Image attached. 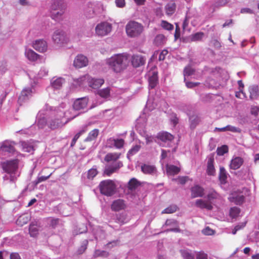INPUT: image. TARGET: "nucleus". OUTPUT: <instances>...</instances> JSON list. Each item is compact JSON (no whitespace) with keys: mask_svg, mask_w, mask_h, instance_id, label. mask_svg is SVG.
Listing matches in <instances>:
<instances>
[{"mask_svg":"<svg viewBox=\"0 0 259 259\" xmlns=\"http://www.w3.org/2000/svg\"><path fill=\"white\" fill-rule=\"evenodd\" d=\"M65 106L66 104L62 103L59 107L55 108L52 113L54 117H52L48 121V125L50 128L54 130L60 127L76 117V115L72 117L69 116L70 111H65L64 110Z\"/></svg>","mask_w":259,"mask_h":259,"instance_id":"nucleus-1","label":"nucleus"},{"mask_svg":"<svg viewBox=\"0 0 259 259\" xmlns=\"http://www.w3.org/2000/svg\"><path fill=\"white\" fill-rule=\"evenodd\" d=\"M129 60L127 53L116 54L107 59L106 64L114 72L120 73L126 68Z\"/></svg>","mask_w":259,"mask_h":259,"instance_id":"nucleus-2","label":"nucleus"},{"mask_svg":"<svg viewBox=\"0 0 259 259\" xmlns=\"http://www.w3.org/2000/svg\"><path fill=\"white\" fill-rule=\"evenodd\" d=\"M3 169L7 174L4 177V180H10L14 182L19 176L18 171V160L13 159L7 160L2 163Z\"/></svg>","mask_w":259,"mask_h":259,"instance_id":"nucleus-3","label":"nucleus"},{"mask_svg":"<svg viewBox=\"0 0 259 259\" xmlns=\"http://www.w3.org/2000/svg\"><path fill=\"white\" fill-rule=\"evenodd\" d=\"M116 187L115 182L111 180L102 181L99 185L101 193L107 196L113 195L116 192Z\"/></svg>","mask_w":259,"mask_h":259,"instance_id":"nucleus-4","label":"nucleus"},{"mask_svg":"<svg viewBox=\"0 0 259 259\" xmlns=\"http://www.w3.org/2000/svg\"><path fill=\"white\" fill-rule=\"evenodd\" d=\"M76 81L79 86L83 84V82L87 81L88 85L94 89H99L104 83V80L103 78H93L89 75L81 76L77 78Z\"/></svg>","mask_w":259,"mask_h":259,"instance_id":"nucleus-5","label":"nucleus"},{"mask_svg":"<svg viewBox=\"0 0 259 259\" xmlns=\"http://www.w3.org/2000/svg\"><path fill=\"white\" fill-rule=\"evenodd\" d=\"M143 25L135 21H130L125 27L126 32L128 36L135 37L140 35L143 31Z\"/></svg>","mask_w":259,"mask_h":259,"instance_id":"nucleus-6","label":"nucleus"},{"mask_svg":"<svg viewBox=\"0 0 259 259\" xmlns=\"http://www.w3.org/2000/svg\"><path fill=\"white\" fill-rule=\"evenodd\" d=\"M182 256L184 259H207V255L203 251L196 252L188 249H184L180 250Z\"/></svg>","mask_w":259,"mask_h":259,"instance_id":"nucleus-7","label":"nucleus"},{"mask_svg":"<svg viewBox=\"0 0 259 259\" xmlns=\"http://www.w3.org/2000/svg\"><path fill=\"white\" fill-rule=\"evenodd\" d=\"M16 143L10 140H5L0 143V158H3L2 154L8 155L14 154L15 152L14 145Z\"/></svg>","mask_w":259,"mask_h":259,"instance_id":"nucleus-8","label":"nucleus"},{"mask_svg":"<svg viewBox=\"0 0 259 259\" xmlns=\"http://www.w3.org/2000/svg\"><path fill=\"white\" fill-rule=\"evenodd\" d=\"M112 30V25L106 22H101L98 24L96 28V33L99 35L103 36L109 33Z\"/></svg>","mask_w":259,"mask_h":259,"instance_id":"nucleus-9","label":"nucleus"},{"mask_svg":"<svg viewBox=\"0 0 259 259\" xmlns=\"http://www.w3.org/2000/svg\"><path fill=\"white\" fill-rule=\"evenodd\" d=\"M52 39L57 44H63L68 40L65 32L61 29H57L54 31L52 35Z\"/></svg>","mask_w":259,"mask_h":259,"instance_id":"nucleus-10","label":"nucleus"},{"mask_svg":"<svg viewBox=\"0 0 259 259\" xmlns=\"http://www.w3.org/2000/svg\"><path fill=\"white\" fill-rule=\"evenodd\" d=\"M32 88H25L21 92V95L18 98V102L21 105L29 99L33 93Z\"/></svg>","mask_w":259,"mask_h":259,"instance_id":"nucleus-11","label":"nucleus"},{"mask_svg":"<svg viewBox=\"0 0 259 259\" xmlns=\"http://www.w3.org/2000/svg\"><path fill=\"white\" fill-rule=\"evenodd\" d=\"M88 64L87 57L83 55H78L74 59L73 64L76 68H82L86 66Z\"/></svg>","mask_w":259,"mask_h":259,"instance_id":"nucleus-12","label":"nucleus"},{"mask_svg":"<svg viewBox=\"0 0 259 259\" xmlns=\"http://www.w3.org/2000/svg\"><path fill=\"white\" fill-rule=\"evenodd\" d=\"M87 100L85 98H80L76 99L73 104V111H80L87 108Z\"/></svg>","mask_w":259,"mask_h":259,"instance_id":"nucleus-13","label":"nucleus"},{"mask_svg":"<svg viewBox=\"0 0 259 259\" xmlns=\"http://www.w3.org/2000/svg\"><path fill=\"white\" fill-rule=\"evenodd\" d=\"M122 166V163L121 161H116L112 165L106 167L104 172L107 176H110L113 173Z\"/></svg>","mask_w":259,"mask_h":259,"instance_id":"nucleus-14","label":"nucleus"},{"mask_svg":"<svg viewBox=\"0 0 259 259\" xmlns=\"http://www.w3.org/2000/svg\"><path fill=\"white\" fill-rule=\"evenodd\" d=\"M33 47L36 51L42 53L47 51L48 46L47 42L44 39H38L33 42Z\"/></svg>","mask_w":259,"mask_h":259,"instance_id":"nucleus-15","label":"nucleus"},{"mask_svg":"<svg viewBox=\"0 0 259 259\" xmlns=\"http://www.w3.org/2000/svg\"><path fill=\"white\" fill-rule=\"evenodd\" d=\"M207 173L208 175L213 176L215 174V168L214 167V154H211L207 156Z\"/></svg>","mask_w":259,"mask_h":259,"instance_id":"nucleus-16","label":"nucleus"},{"mask_svg":"<svg viewBox=\"0 0 259 259\" xmlns=\"http://www.w3.org/2000/svg\"><path fill=\"white\" fill-rule=\"evenodd\" d=\"M195 205L201 209H206L208 210H212L213 208L212 204L208 200L197 199L195 202Z\"/></svg>","mask_w":259,"mask_h":259,"instance_id":"nucleus-17","label":"nucleus"},{"mask_svg":"<svg viewBox=\"0 0 259 259\" xmlns=\"http://www.w3.org/2000/svg\"><path fill=\"white\" fill-rule=\"evenodd\" d=\"M191 197H201L204 195V189L201 186L196 185L191 188Z\"/></svg>","mask_w":259,"mask_h":259,"instance_id":"nucleus-18","label":"nucleus"},{"mask_svg":"<svg viewBox=\"0 0 259 259\" xmlns=\"http://www.w3.org/2000/svg\"><path fill=\"white\" fill-rule=\"evenodd\" d=\"M131 62L134 67H138L145 63V59L141 55H133L132 57Z\"/></svg>","mask_w":259,"mask_h":259,"instance_id":"nucleus-19","label":"nucleus"},{"mask_svg":"<svg viewBox=\"0 0 259 259\" xmlns=\"http://www.w3.org/2000/svg\"><path fill=\"white\" fill-rule=\"evenodd\" d=\"M65 9H60L58 11H51V18L57 22H60L63 20L64 18V14Z\"/></svg>","mask_w":259,"mask_h":259,"instance_id":"nucleus-20","label":"nucleus"},{"mask_svg":"<svg viewBox=\"0 0 259 259\" xmlns=\"http://www.w3.org/2000/svg\"><path fill=\"white\" fill-rule=\"evenodd\" d=\"M157 138L164 143L170 142L174 138L173 135L166 132L159 133L157 135Z\"/></svg>","mask_w":259,"mask_h":259,"instance_id":"nucleus-21","label":"nucleus"},{"mask_svg":"<svg viewBox=\"0 0 259 259\" xmlns=\"http://www.w3.org/2000/svg\"><path fill=\"white\" fill-rule=\"evenodd\" d=\"M66 5L64 2L61 0L54 1L52 3L50 7V12L58 11L60 9H65Z\"/></svg>","mask_w":259,"mask_h":259,"instance_id":"nucleus-22","label":"nucleus"},{"mask_svg":"<svg viewBox=\"0 0 259 259\" xmlns=\"http://www.w3.org/2000/svg\"><path fill=\"white\" fill-rule=\"evenodd\" d=\"M141 170L145 174L154 175L156 172V168L154 165L144 164L141 166Z\"/></svg>","mask_w":259,"mask_h":259,"instance_id":"nucleus-23","label":"nucleus"},{"mask_svg":"<svg viewBox=\"0 0 259 259\" xmlns=\"http://www.w3.org/2000/svg\"><path fill=\"white\" fill-rule=\"evenodd\" d=\"M243 163V159L240 157H236L232 159L230 164V168L236 170L240 167Z\"/></svg>","mask_w":259,"mask_h":259,"instance_id":"nucleus-24","label":"nucleus"},{"mask_svg":"<svg viewBox=\"0 0 259 259\" xmlns=\"http://www.w3.org/2000/svg\"><path fill=\"white\" fill-rule=\"evenodd\" d=\"M65 82V79L62 77H53L51 80V84L54 89H60Z\"/></svg>","mask_w":259,"mask_h":259,"instance_id":"nucleus-25","label":"nucleus"},{"mask_svg":"<svg viewBox=\"0 0 259 259\" xmlns=\"http://www.w3.org/2000/svg\"><path fill=\"white\" fill-rule=\"evenodd\" d=\"M228 199L231 202L240 205L244 202V196L242 195L232 194L229 197Z\"/></svg>","mask_w":259,"mask_h":259,"instance_id":"nucleus-26","label":"nucleus"},{"mask_svg":"<svg viewBox=\"0 0 259 259\" xmlns=\"http://www.w3.org/2000/svg\"><path fill=\"white\" fill-rule=\"evenodd\" d=\"M125 204L124 201L121 199H117L114 201L111 204V209L115 211H118L124 209Z\"/></svg>","mask_w":259,"mask_h":259,"instance_id":"nucleus-27","label":"nucleus"},{"mask_svg":"<svg viewBox=\"0 0 259 259\" xmlns=\"http://www.w3.org/2000/svg\"><path fill=\"white\" fill-rule=\"evenodd\" d=\"M9 257H10V259H21L20 256L17 252L10 253L8 251L6 250L0 251V259L8 258Z\"/></svg>","mask_w":259,"mask_h":259,"instance_id":"nucleus-28","label":"nucleus"},{"mask_svg":"<svg viewBox=\"0 0 259 259\" xmlns=\"http://www.w3.org/2000/svg\"><path fill=\"white\" fill-rule=\"evenodd\" d=\"M207 200L209 202H212L214 200H220L221 198L220 195L217 193L215 190L211 189L210 190L207 196Z\"/></svg>","mask_w":259,"mask_h":259,"instance_id":"nucleus-29","label":"nucleus"},{"mask_svg":"<svg viewBox=\"0 0 259 259\" xmlns=\"http://www.w3.org/2000/svg\"><path fill=\"white\" fill-rule=\"evenodd\" d=\"M166 172L168 175L174 176L178 174L180 171V168L174 165H166Z\"/></svg>","mask_w":259,"mask_h":259,"instance_id":"nucleus-30","label":"nucleus"},{"mask_svg":"<svg viewBox=\"0 0 259 259\" xmlns=\"http://www.w3.org/2000/svg\"><path fill=\"white\" fill-rule=\"evenodd\" d=\"M25 55L30 61H34L38 58V54L34 52L32 50L26 49Z\"/></svg>","mask_w":259,"mask_h":259,"instance_id":"nucleus-31","label":"nucleus"},{"mask_svg":"<svg viewBox=\"0 0 259 259\" xmlns=\"http://www.w3.org/2000/svg\"><path fill=\"white\" fill-rule=\"evenodd\" d=\"M20 144L22 147V150L26 152H32L34 150L33 145L28 142L21 141Z\"/></svg>","mask_w":259,"mask_h":259,"instance_id":"nucleus-32","label":"nucleus"},{"mask_svg":"<svg viewBox=\"0 0 259 259\" xmlns=\"http://www.w3.org/2000/svg\"><path fill=\"white\" fill-rule=\"evenodd\" d=\"M99 134V130L98 129H94L91 131L89 134L88 137L84 140L85 142H91L93 141H95L98 136Z\"/></svg>","mask_w":259,"mask_h":259,"instance_id":"nucleus-33","label":"nucleus"},{"mask_svg":"<svg viewBox=\"0 0 259 259\" xmlns=\"http://www.w3.org/2000/svg\"><path fill=\"white\" fill-rule=\"evenodd\" d=\"M176 8V5L174 2L168 3L165 7L166 14L168 16L172 15L175 12Z\"/></svg>","mask_w":259,"mask_h":259,"instance_id":"nucleus-34","label":"nucleus"},{"mask_svg":"<svg viewBox=\"0 0 259 259\" xmlns=\"http://www.w3.org/2000/svg\"><path fill=\"white\" fill-rule=\"evenodd\" d=\"M228 174L224 167H220L219 180L222 184L227 183Z\"/></svg>","mask_w":259,"mask_h":259,"instance_id":"nucleus-35","label":"nucleus"},{"mask_svg":"<svg viewBox=\"0 0 259 259\" xmlns=\"http://www.w3.org/2000/svg\"><path fill=\"white\" fill-rule=\"evenodd\" d=\"M158 82L157 73L153 72V74L149 78V87L150 89L154 88Z\"/></svg>","mask_w":259,"mask_h":259,"instance_id":"nucleus-36","label":"nucleus"},{"mask_svg":"<svg viewBox=\"0 0 259 259\" xmlns=\"http://www.w3.org/2000/svg\"><path fill=\"white\" fill-rule=\"evenodd\" d=\"M250 98L251 100L256 99L258 96V88L256 85H252L249 88Z\"/></svg>","mask_w":259,"mask_h":259,"instance_id":"nucleus-37","label":"nucleus"},{"mask_svg":"<svg viewBox=\"0 0 259 259\" xmlns=\"http://www.w3.org/2000/svg\"><path fill=\"white\" fill-rule=\"evenodd\" d=\"M205 35L202 32H197L196 33L192 34L190 36V39L191 41H202Z\"/></svg>","mask_w":259,"mask_h":259,"instance_id":"nucleus-38","label":"nucleus"},{"mask_svg":"<svg viewBox=\"0 0 259 259\" xmlns=\"http://www.w3.org/2000/svg\"><path fill=\"white\" fill-rule=\"evenodd\" d=\"M120 154L117 153H108L105 157L104 160L107 162L116 161L120 157Z\"/></svg>","mask_w":259,"mask_h":259,"instance_id":"nucleus-39","label":"nucleus"},{"mask_svg":"<svg viewBox=\"0 0 259 259\" xmlns=\"http://www.w3.org/2000/svg\"><path fill=\"white\" fill-rule=\"evenodd\" d=\"M166 41V38L164 35L159 34L156 36L154 40V44L157 46L164 45Z\"/></svg>","mask_w":259,"mask_h":259,"instance_id":"nucleus-40","label":"nucleus"},{"mask_svg":"<svg viewBox=\"0 0 259 259\" xmlns=\"http://www.w3.org/2000/svg\"><path fill=\"white\" fill-rule=\"evenodd\" d=\"M94 233L97 240H101L105 238V232L100 228H97Z\"/></svg>","mask_w":259,"mask_h":259,"instance_id":"nucleus-41","label":"nucleus"},{"mask_svg":"<svg viewBox=\"0 0 259 259\" xmlns=\"http://www.w3.org/2000/svg\"><path fill=\"white\" fill-rule=\"evenodd\" d=\"M140 184L135 178L131 179L128 183V188L131 190H134L137 189Z\"/></svg>","mask_w":259,"mask_h":259,"instance_id":"nucleus-42","label":"nucleus"},{"mask_svg":"<svg viewBox=\"0 0 259 259\" xmlns=\"http://www.w3.org/2000/svg\"><path fill=\"white\" fill-rule=\"evenodd\" d=\"M88 243L89 241L87 239L83 240L81 243L80 246L77 249L76 253L77 254H82L87 249Z\"/></svg>","mask_w":259,"mask_h":259,"instance_id":"nucleus-43","label":"nucleus"},{"mask_svg":"<svg viewBox=\"0 0 259 259\" xmlns=\"http://www.w3.org/2000/svg\"><path fill=\"white\" fill-rule=\"evenodd\" d=\"M98 94L102 98L107 99L110 97V89L106 88L98 91Z\"/></svg>","mask_w":259,"mask_h":259,"instance_id":"nucleus-44","label":"nucleus"},{"mask_svg":"<svg viewBox=\"0 0 259 259\" xmlns=\"http://www.w3.org/2000/svg\"><path fill=\"white\" fill-rule=\"evenodd\" d=\"M30 218L26 215H22L20 216L17 220L16 223L18 225L22 226L27 224L29 221Z\"/></svg>","mask_w":259,"mask_h":259,"instance_id":"nucleus-45","label":"nucleus"},{"mask_svg":"<svg viewBox=\"0 0 259 259\" xmlns=\"http://www.w3.org/2000/svg\"><path fill=\"white\" fill-rule=\"evenodd\" d=\"M141 148V146L140 145H136L132 147L131 149L129 150L127 153V158L128 159H130V157L134 155L138 151L140 150Z\"/></svg>","mask_w":259,"mask_h":259,"instance_id":"nucleus-46","label":"nucleus"},{"mask_svg":"<svg viewBox=\"0 0 259 259\" xmlns=\"http://www.w3.org/2000/svg\"><path fill=\"white\" fill-rule=\"evenodd\" d=\"M190 122V127L191 128H194L199 121V118L198 116L193 115L189 117Z\"/></svg>","mask_w":259,"mask_h":259,"instance_id":"nucleus-47","label":"nucleus"},{"mask_svg":"<svg viewBox=\"0 0 259 259\" xmlns=\"http://www.w3.org/2000/svg\"><path fill=\"white\" fill-rule=\"evenodd\" d=\"M29 234L31 237H35L38 233V229L37 226L34 224H31L29 229Z\"/></svg>","mask_w":259,"mask_h":259,"instance_id":"nucleus-48","label":"nucleus"},{"mask_svg":"<svg viewBox=\"0 0 259 259\" xmlns=\"http://www.w3.org/2000/svg\"><path fill=\"white\" fill-rule=\"evenodd\" d=\"M48 124V122L45 117H40L39 115L37 117V125L39 128H42Z\"/></svg>","mask_w":259,"mask_h":259,"instance_id":"nucleus-49","label":"nucleus"},{"mask_svg":"<svg viewBox=\"0 0 259 259\" xmlns=\"http://www.w3.org/2000/svg\"><path fill=\"white\" fill-rule=\"evenodd\" d=\"M98 174L96 168L93 167L88 171L87 177L89 180H93Z\"/></svg>","mask_w":259,"mask_h":259,"instance_id":"nucleus-50","label":"nucleus"},{"mask_svg":"<svg viewBox=\"0 0 259 259\" xmlns=\"http://www.w3.org/2000/svg\"><path fill=\"white\" fill-rule=\"evenodd\" d=\"M240 212V210L238 207H233L230 208V215L233 218H237Z\"/></svg>","mask_w":259,"mask_h":259,"instance_id":"nucleus-51","label":"nucleus"},{"mask_svg":"<svg viewBox=\"0 0 259 259\" xmlns=\"http://www.w3.org/2000/svg\"><path fill=\"white\" fill-rule=\"evenodd\" d=\"M178 207L176 205H171L165 208L162 211V213H172L176 212L177 210Z\"/></svg>","mask_w":259,"mask_h":259,"instance_id":"nucleus-52","label":"nucleus"},{"mask_svg":"<svg viewBox=\"0 0 259 259\" xmlns=\"http://www.w3.org/2000/svg\"><path fill=\"white\" fill-rule=\"evenodd\" d=\"M51 175L52 174L48 176H38L37 179L32 182L33 185L34 186H36L39 183L47 180L50 177Z\"/></svg>","mask_w":259,"mask_h":259,"instance_id":"nucleus-53","label":"nucleus"},{"mask_svg":"<svg viewBox=\"0 0 259 259\" xmlns=\"http://www.w3.org/2000/svg\"><path fill=\"white\" fill-rule=\"evenodd\" d=\"M194 73V70L191 66L186 67L184 70V80H186V77L189 76Z\"/></svg>","mask_w":259,"mask_h":259,"instance_id":"nucleus-54","label":"nucleus"},{"mask_svg":"<svg viewBox=\"0 0 259 259\" xmlns=\"http://www.w3.org/2000/svg\"><path fill=\"white\" fill-rule=\"evenodd\" d=\"M228 152V147L227 145H223L221 147H218L217 150V154L220 156H222Z\"/></svg>","mask_w":259,"mask_h":259,"instance_id":"nucleus-55","label":"nucleus"},{"mask_svg":"<svg viewBox=\"0 0 259 259\" xmlns=\"http://www.w3.org/2000/svg\"><path fill=\"white\" fill-rule=\"evenodd\" d=\"M94 256L95 257H107L108 256V253L106 251L96 250L94 252Z\"/></svg>","mask_w":259,"mask_h":259,"instance_id":"nucleus-56","label":"nucleus"},{"mask_svg":"<svg viewBox=\"0 0 259 259\" xmlns=\"http://www.w3.org/2000/svg\"><path fill=\"white\" fill-rule=\"evenodd\" d=\"M48 70L46 68L43 67L40 68V70L37 74V76L34 77H36L37 78H40L47 75L48 74Z\"/></svg>","mask_w":259,"mask_h":259,"instance_id":"nucleus-57","label":"nucleus"},{"mask_svg":"<svg viewBox=\"0 0 259 259\" xmlns=\"http://www.w3.org/2000/svg\"><path fill=\"white\" fill-rule=\"evenodd\" d=\"M161 26L162 28L167 30H171L174 29V26L172 24L164 20L161 21Z\"/></svg>","mask_w":259,"mask_h":259,"instance_id":"nucleus-58","label":"nucleus"},{"mask_svg":"<svg viewBox=\"0 0 259 259\" xmlns=\"http://www.w3.org/2000/svg\"><path fill=\"white\" fill-rule=\"evenodd\" d=\"M120 241L118 239L114 240L112 241L108 242L106 245V247L107 248L111 249L114 247H115L119 244Z\"/></svg>","mask_w":259,"mask_h":259,"instance_id":"nucleus-59","label":"nucleus"},{"mask_svg":"<svg viewBox=\"0 0 259 259\" xmlns=\"http://www.w3.org/2000/svg\"><path fill=\"white\" fill-rule=\"evenodd\" d=\"M124 144V141L122 139L115 138V148L117 149L121 148Z\"/></svg>","mask_w":259,"mask_h":259,"instance_id":"nucleus-60","label":"nucleus"},{"mask_svg":"<svg viewBox=\"0 0 259 259\" xmlns=\"http://www.w3.org/2000/svg\"><path fill=\"white\" fill-rule=\"evenodd\" d=\"M115 138H110L108 139L106 142V146L109 148L115 147Z\"/></svg>","mask_w":259,"mask_h":259,"instance_id":"nucleus-61","label":"nucleus"},{"mask_svg":"<svg viewBox=\"0 0 259 259\" xmlns=\"http://www.w3.org/2000/svg\"><path fill=\"white\" fill-rule=\"evenodd\" d=\"M227 130L234 133L241 132V130L239 128L230 125H227Z\"/></svg>","mask_w":259,"mask_h":259,"instance_id":"nucleus-62","label":"nucleus"},{"mask_svg":"<svg viewBox=\"0 0 259 259\" xmlns=\"http://www.w3.org/2000/svg\"><path fill=\"white\" fill-rule=\"evenodd\" d=\"M202 233L205 235H211L214 233V231L209 227H207L202 230Z\"/></svg>","mask_w":259,"mask_h":259,"instance_id":"nucleus-63","label":"nucleus"},{"mask_svg":"<svg viewBox=\"0 0 259 259\" xmlns=\"http://www.w3.org/2000/svg\"><path fill=\"white\" fill-rule=\"evenodd\" d=\"M165 225L166 226H178V223L174 219H167L165 222Z\"/></svg>","mask_w":259,"mask_h":259,"instance_id":"nucleus-64","label":"nucleus"}]
</instances>
